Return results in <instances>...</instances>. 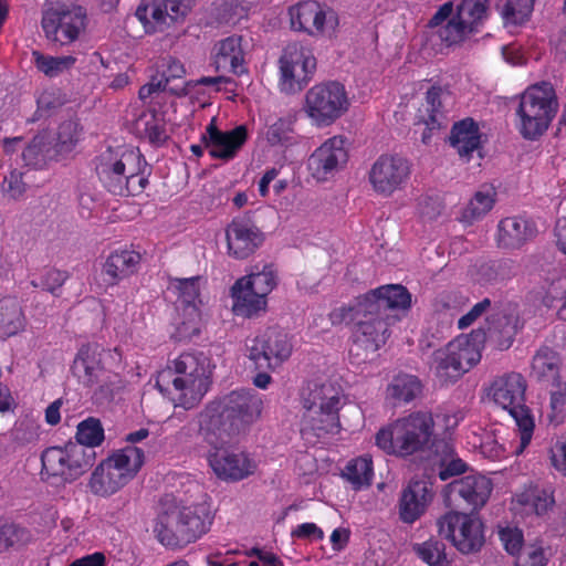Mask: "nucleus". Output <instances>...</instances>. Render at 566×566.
<instances>
[{
  "instance_id": "nucleus-37",
  "label": "nucleus",
  "mask_w": 566,
  "mask_h": 566,
  "mask_svg": "<svg viewBox=\"0 0 566 566\" xmlns=\"http://www.w3.org/2000/svg\"><path fill=\"white\" fill-rule=\"evenodd\" d=\"M25 317L20 302L14 297L0 300V336L11 337L23 331Z\"/></svg>"
},
{
  "instance_id": "nucleus-50",
  "label": "nucleus",
  "mask_w": 566,
  "mask_h": 566,
  "mask_svg": "<svg viewBox=\"0 0 566 566\" xmlns=\"http://www.w3.org/2000/svg\"><path fill=\"white\" fill-rule=\"evenodd\" d=\"M442 94L443 90L441 86L433 85L427 91L426 102L429 115L424 123L430 130L439 129L443 126Z\"/></svg>"
},
{
  "instance_id": "nucleus-48",
  "label": "nucleus",
  "mask_w": 566,
  "mask_h": 566,
  "mask_svg": "<svg viewBox=\"0 0 566 566\" xmlns=\"http://www.w3.org/2000/svg\"><path fill=\"white\" fill-rule=\"evenodd\" d=\"M150 170V167L139 151L133 174H127V178H125L124 186L126 189L119 196L140 195L149 182Z\"/></svg>"
},
{
  "instance_id": "nucleus-45",
  "label": "nucleus",
  "mask_w": 566,
  "mask_h": 566,
  "mask_svg": "<svg viewBox=\"0 0 566 566\" xmlns=\"http://www.w3.org/2000/svg\"><path fill=\"white\" fill-rule=\"evenodd\" d=\"M32 56L36 69L49 77H55L70 70L76 62V59L72 55L50 56L39 51H33Z\"/></svg>"
},
{
  "instance_id": "nucleus-52",
  "label": "nucleus",
  "mask_w": 566,
  "mask_h": 566,
  "mask_svg": "<svg viewBox=\"0 0 566 566\" xmlns=\"http://www.w3.org/2000/svg\"><path fill=\"white\" fill-rule=\"evenodd\" d=\"M453 22H457L455 7L453 1H447L430 18L427 28L434 29L441 27L446 30L447 35H458V27L452 25Z\"/></svg>"
},
{
  "instance_id": "nucleus-62",
  "label": "nucleus",
  "mask_w": 566,
  "mask_h": 566,
  "mask_svg": "<svg viewBox=\"0 0 566 566\" xmlns=\"http://www.w3.org/2000/svg\"><path fill=\"white\" fill-rule=\"evenodd\" d=\"M502 55L512 65H524L527 61L525 50L517 42L502 46Z\"/></svg>"
},
{
  "instance_id": "nucleus-35",
  "label": "nucleus",
  "mask_w": 566,
  "mask_h": 566,
  "mask_svg": "<svg viewBox=\"0 0 566 566\" xmlns=\"http://www.w3.org/2000/svg\"><path fill=\"white\" fill-rule=\"evenodd\" d=\"M242 283H234L231 287V296L233 298L232 311L237 316L245 318L258 317L265 313L268 300L261 297L254 291Z\"/></svg>"
},
{
  "instance_id": "nucleus-49",
  "label": "nucleus",
  "mask_w": 566,
  "mask_h": 566,
  "mask_svg": "<svg viewBox=\"0 0 566 566\" xmlns=\"http://www.w3.org/2000/svg\"><path fill=\"white\" fill-rule=\"evenodd\" d=\"M76 441L92 450L94 447L99 446L104 440V429L98 419L90 417L77 426Z\"/></svg>"
},
{
  "instance_id": "nucleus-20",
  "label": "nucleus",
  "mask_w": 566,
  "mask_h": 566,
  "mask_svg": "<svg viewBox=\"0 0 566 566\" xmlns=\"http://www.w3.org/2000/svg\"><path fill=\"white\" fill-rule=\"evenodd\" d=\"M409 161L398 155H381L371 165L369 182L380 195L389 196L399 189L409 178Z\"/></svg>"
},
{
  "instance_id": "nucleus-22",
  "label": "nucleus",
  "mask_w": 566,
  "mask_h": 566,
  "mask_svg": "<svg viewBox=\"0 0 566 566\" xmlns=\"http://www.w3.org/2000/svg\"><path fill=\"white\" fill-rule=\"evenodd\" d=\"M449 499L455 506L465 504L472 511L483 507L493 490L490 479L471 474L452 481L449 485Z\"/></svg>"
},
{
  "instance_id": "nucleus-16",
  "label": "nucleus",
  "mask_w": 566,
  "mask_h": 566,
  "mask_svg": "<svg viewBox=\"0 0 566 566\" xmlns=\"http://www.w3.org/2000/svg\"><path fill=\"white\" fill-rule=\"evenodd\" d=\"M196 0H142L135 15L146 33L164 32L179 20H184Z\"/></svg>"
},
{
  "instance_id": "nucleus-63",
  "label": "nucleus",
  "mask_w": 566,
  "mask_h": 566,
  "mask_svg": "<svg viewBox=\"0 0 566 566\" xmlns=\"http://www.w3.org/2000/svg\"><path fill=\"white\" fill-rule=\"evenodd\" d=\"M491 306V301L484 298L476 303L467 314H464L458 321V327L460 329L468 328L471 326L486 310Z\"/></svg>"
},
{
  "instance_id": "nucleus-10",
  "label": "nucleus",
  "mask_w": 566,
  "mask_h": 566,
  "mask_svg": "<svg viewBox=\"0 0 566 566\" xmlns=\"http://www.w3.org/2000/svg\"><path fill=\"white\" fill-rule=\"evenodd\" d=\"M349 106L345 86L337 81H326L305 93L302 109L315 126L327 127L347 113Z\"/></svg>"
},
{
  "instance_id": "nucleus-36",
  "label": "nucleus",
  "mask_w": 566,
  "mask_h": 566,
  "mask_svg": "<svg viewBox=\"0 0 566 566\" xmlns=\"http://www.w3.org/2000/svg\"><path fill=\"white\" fill-rule=\"evenodd\" d=\"M242 38H224L214 46V66L217 71L229 70L240 74L243 63Z\"/></svg>"
},
{
  "instance_id": "nucleus-26",
  "label": "nucleus",
  "mask_w": 566,
  "mask_h": 566,
  "mask_svg": "<svg viewBox=\"0 0 566 566\" xmlns=\"http://www.w3.org/2000/svg\"><path fill=\"white\" fill-rule=\"evenodd\" d=\"M348 160L345 139L333 136L323 143L310 157L308 166L313 176L318 180L327 179Z\"/></svg>"
},
{
  "instance_id": "nucleus-19",
  "label": "nucleus",
  "mask_w": 566,
  "mask_h": 566,
  "mask_svg": "<svg viewBox=\"0 0 566 566\" xmlns=\"http://www.w3.org/2000/svg\"><path fill=\"white\" fill-rule=\"evenodd\" d=\"M88 24L87 11L78 4H44L41 27L45 35H81Z\"/></svg>"
},
{
  "instance_id": "nucleus-53",
  "label": "nucleus",
  "mask_w": 566,
  "mask_h": 566,
  "mask_svg": "<svg viewBox=\"0 0 566 566\" xmlns=\"http://www.w3.org/2000/svg\"><path fill=\"white\" fill-rule=\"evenodd\" d=\"M551 411L547 413L548 421L554 424H559L564 421L566 416V382H556L551 385Z\"/></svg>"
},
{
  "instance_id": "nucleus-3",
  "label": "nucleus",
  "mask_w": 566,
  "mask_h": 566,
  "mask_svg": "<svg viewBox=\"0 0 566 566\" xmlns=\"http://www.w3.org/2000/svg\"><path fill=\"white\" fill-rule=\"evenodd\" d=\"M122 354L106 349L97 343L83 344L73 360L71 371L85 387L95 388L93 397L98 403L111 401L124 387L118 371Z\"/></svg>"
},
{
  "instance_id": "nucleus-15",
  "label": "nucleus",
  "mask_w": 566,
  "mask_h": 566,
  "mask_svg": "<svg viewBox=\"0 0 566 566\" xmlns=\"http://www.w3.org/2000/svg\"><path fill=\"white\" fill-rule=\"evenodd\" d=\"M438 531L462 554L479 552L485 542L481 520L463 512L451 511L441 516Z\"/></svg>"
},
{
  "instance_id": "nucleus-43",
  "label": "nucleus",
  "mask_w": 566,
  "mask_h": 566,
  "mask_svg": "<svg viewBox=\"0 0 566 566\" xmlns=\"http://www.w3.org/2000/svg\"><path fill=\"white\" fill-rule=\"evenodd\" d=\"M296 120V112H290L269 125L265 133L268 143L271 146L293 144L295 142L294 125Z\"/></svg>"
},
{
  "instance_id": "nucleus-59",
  "label": "nucleus",
  "mask_w": 566,
  "mask_h": 566,
  "mask_svg": "<svg viewBox=\"0 0 566 566\" xmlns=\"http://www.w3.org/2000/svg\"><path fill=\"white\" fill-rule=\"evenodd\" d=\"M527 502L532 505L537 515H543L553 507L555 500L551 492L537 490L528 495Z\"/></svg>"
},
{
  "instance_id": "nucleus-56",
  "label": "nucleus",
  "mask_w": 566,
  "mask_h": 566,
  "mask_svg": "<svg viewBox=\"0 0 566 566\" xmlns=\"http://www.w3.org/2000/svg\"><path fill=\"white\" fill-rule=\"evenodd\" d=\"M421 53L424 57L447 54L451 46L460 45L463 38H421Z\"/></svg>"
},
{
  "instance_id": "nucleus-51",
  "label": "nucleus",
  "mask_w": 566,
  "mask_h": 566,
  "mask_svg": "<svg viewBox=\"0 0 566 566\" xmlns=\"http://www.w3.org/2000/svg\"><path fill=\"white\" fill-rule=\"evenodd\" d=\"M493 205L494 199L490 192L478 191L464 208L461 219L464 222L472 223L486 214Z\"/></svg>"
},
{
  "instance_id": "nucleus-7",
  "label": "nucleus",
  "mask_w": 566,
  "mask_h": 566,
  "mask_svg": "<svg viewBox=\"0 0 566 566\" xmlns=\"http://www.w3.org/2000/svg\"><path fill=\"white\" fill-rule=\"evenodd\" d=\"M558 109V99L549 82L531 85L522 95L516 111L520 133L528 140L538 139L548 129Z\"/></svg>"
},
{
  "instance_id": "nucleus-54",
  "label": "nucleus",
  "mask_w": 566,
  "mask_h": 566,
  "mask_svg": "<svg viewBox=\"0 0 566 566\" xmlns=\"http://www.w3.org/2000/svg\"><path fill=\"white\" fill-rule=\"evenodd\" d=\"M78 137V124L73 120L63 122L59 126L57 137L54 144L60 156L70 153L76 145Z\"/></svg>"
},
{
  "instance_id": "nucleus-33",
  "label": "nucleus",
  "mask_w": 566,
  "mask_h": 566,
  "mask_svg": "<svg viewBox=\"0 0 566 566\" xmlns=\"http://www.w3.org/2000/svg\"><path fill=\"white\" fill-rule=\"evenodd\" d=\"M560 357L557 352L548 346H542L533 357L532 375L547 386L562 382Z\"/></svg>"
},
{
  "instance_id": "nucleus-60",
  "label": "nucleus",
  "mask_w": 566,
  "mask_h": 566,
  "mask_svg": "<svg viewBox=\"0 0 566 566\" xmlns=\"http://www.w3.org/2000/svg\"><path fill=\"white\" fill-rule=\"evenodd\" d=\"M150 119L145 123V134L151 144L161 145L164 144L168 135L164 124H160L154 115L149 116Z\"/></svg>"
},
{
  "instance_id": "nucleus-31",
  "label": "nucleus",
  "mask_w": 566,
  "mask_h": 566,
  "mask_svg": "<svg viewBox=\"0 0 566 566\" xmlns=\"http://www.w3.org/2000/svg\"><path fill=\"white\" fill-rule=\"evenodd\" d=\"M340 402V388L333 381L313 380L302 391V403L305 410L314 408L337 407Z\"/></svg>"
},
{
  "instance_id": "nucleus-41",
  "label": "nucleus",
  "mask_w": 566,
  "mask_h": 566,
  "mask_svg": "<svg viewBox=\"0 0 566 566\" xmlns=\"http://www.w3.org/2000/svg\"><path fill=\"white\" fill-rule=\"evenodd\" d=\"M237 283H242L241 285L266 298L277 284V276L272 264H264L262 269L255 265L249 275L239 279Z\"/></svg>"
},
{
  "instance_id": "nucleus-40",
  "label": "nucleus",
  "mask_w": 566,
  "mask_h": 566,
  "mask_svg": "<svg viewBox=\"0 0 566 566\" xmlns=\"http://www.w3.org/2000/svg\"><path fill=\"white\" fill-rule=\"evenodd\" d=\"M433 452L439 457V472L438 476L442 481L464 473L467 464L460 458L454 457V449L452 444L444 440H439L433 444Z\"/></svg>"
},
{
  "instance_id": "nucleus-29",
  "label": "nucleus",
  "mask_w": 566,
  "mask_h": 566,
  "mask_svg": "<svg viewBox=\"0 0 566 566\" xmlns=\"http://www.w3.org/2000/svg\"><path fill=\"white\" fill-rule=\"evenodd\" d=\"M142 261L139 252L133 250H116L112 252L103 264V274L108 285H116L122 280L134 274Z\"/></svg>"
},
{
  "instance_id": "nucleus-25",
  "label": "nucleus",
  "mask_w": 566,
  "mask_h": 566,
  "mask_svg": "<svg viewBox=\"0 0 566 566\" xmlns=\"http://www.w3.org/2000/svg\"><path fill=\"white\" fill-rule=\"evenodd\" d=\"M248 138V130L244 125L227 132L220 130L216 125V118H212L206 127V133L201 136V142L213 158L223 160L232 159L239 149L244 145Z\"/></svg>"
},
{
  "instance_id": "nucleus-23",
  "label": "nucleus",
  "mask_w": 566,
  "mask_h": 566,
  "mask_svg": "<svg viewBox=\"0 0 566 566\" xmlns=\"http://www.w3.org/2000/svg\"><path fill=\"white\" fill-rule=\"evenodd\" d=\"M177 290L179 291L176 308L182 311L187 317L177 326L176 336L179 340L190 339L197 336L199 329V310L196 301L199 297V277L178 279Z\"/></svg>"
},
{
  "instance_id": "nucleus-17",
  "label": "nucleus",
  "mask_w": 566,
  "mask_h": 566,
  "mask_svg": "<svg viewBox=\"0 0 566 566\" xmlns=\"http://www.w3.org/2000/svg\"><path fill=\"white\" fill-rule=\"evenodd\" d=\"M293 31L313 35L332 34L336 31L339 19L337 12L325 3L314 0L298 2L289 9Z\"/></svg>"
},
{
  "instance_id": "nucleus-57",
  "label": "nucleus",
  "mask_w": 566,
  "mask_h": 566,
  "mask_svg": "<svg viewBox=\"0 0 566 566\" xmlns=\"http://www.w3.org/2000/svg\"><path fill=\"white\" fill-rule=\"evenodd\" d=\"M547 558L541 546L528 545L523 547L516 556V566H546Z\"/></svg>"
},
{
  "instance_id": "nucleus-11",
  "label": "nucleus",
  "mask_w": 566,
  "mask_h": 566,
  "mask_svg": "<svg viewBox=\"0 0 566 566\" xmlns=\"http://www.w3.org/2000/svg\"><path fill=\"white\" fill-rule=\"evenodd\" d=\"M481 359L474 342L458 338L432 353L430 371L441 385L454 384Z\"/></svg>"
},
{
  "instance_id": "nucleus-21",
  "label": "nucleus",
  "mask_w": 566,
  "mask_h": 566,
  "mask_svg": "<svg viewBox=\"0 0 566 566\" xmlns=\"http://www.w3.org/2000/svg\"><path fill=\"white\" fill-rule=\"evenodd\" d=\"M226 237L229 254L239 260L250 256L264 241L250 213L235 217L227 227Z\"/></svg>"
},
{
  "instance_id": "nucleus-34",
  "label": "nucleus",
  "mask_w": 566,
  "mask_h": 566,
  "mask_svg": "<svg viewBox=\"0 0 566 566\" xmlns=\"http://www.w3.org/2000/svg\"><path fill=\"white\" fill-rule=\"evenodd\" d=\"M450 144L460 157L469 158L481 144L478 124L470 117L455 123L451 129Z\"/></svg>"
},
{
  "instance_id": "nucleus-46",
  "label": "nucleus",
  "mask_w": 566,
  "mask_h": 566,
  "mask_svg": "<svg viewBox=\"0 0 566 566\" xmlns=\"http://www.w3.org/2000/svg\"><path fill=\"white\" fill-rule=\"evenodd\" d=\"M355 489L369 485L373 479V461L368 457H359L348 462L343 472Z\"/></svg>"
},
{
  "instance_id": "nucleus-42",
  "label": "nucleus",
  "mask_w": 566,
  "mask_h": 566,
  "mask_svg": "<svg viewBox=\"0 0 566 566\" xmlns=\"http://www.w3.org/2000/svg\"><path fill=\"white\" fill-rule=\"evenodd\" d=\"M422 390L420 380L412 375H398L387 387V395L395 403L410 402Z\"/></svg>"
},
{
  "instance_id": "nucleus-38",
  "label": "nucleus",
  "mask_w": 566,
  "mask_h": 566,
  "mask_svg": "<svg viewBox=\"0 0 566 566\" xmlns=\"http://www.w3.org/2000/svg\"><path fill=\"white\" fill-rule=\"evenodd\" d=\"M53 138L48 132H41L35 135L22 153L23 160L29 166H36L46 160H57L60 154L55 145H52Z\"/></svg>"
},
{
  "instance_id": "nucleus-32",
  "label": "nucleus",
  "mask_w": 566,
  "mask_h": 566,
  "mask_svg": "<svg viewBox=\"0 0 566 566\" xmlns=\"http://www.w3.org/2000/svg\"><path fill=\"white\" fill-rule=\"evenodd\" d=\"M455 17L457 22H453L452 25L458 27V35L476 33L488 17V1L461 0L455 6Z\"/></svg>"
},
{
  "instance_id": "nucleus-12",
  "label": "nucleus",
  "mask_w": 566,
  "mask_h": 566,
  "mask_svg": "<svg viewBox=\"0 0 566 566\" xmlns=\"http://www.w3.org/2000/svg\"><path fill=\"white\" fill-rule=\"evenodd\" d=\"M42 469L48 475L73 482L94 464L95 451L81 443L69 442L64 447H51L41 455Z\"/></svg>"
},
{
  "instance_id": "nucleus-9",
  "label": "nucleus",
  "mask_w": 566,
  "mask_h": 566,
  "mask_svg": "<svg viewBox=\"0 0 566 566\" xmlns=\"http://www.w3.org/2000/svg\"><path fill=\"white\" fill-rule=\"evenodd\" d=\"M145 454L140 448L128 446L106 460L93 471L88 488L97 496H109L125 486L140 470Z\"/></svg>"
},
{
  "instance_id": "nucleus-27",
  "label": "nucleus",
  "mask_w": 566,
  "mask_h": 566,
  "mask_svg": "<svg viewBox=\"0 0 566 566\" xmlns=\"http://www.w3.org/2000/svg\"><path fill=\"white\" fill-rule=\"evenodd\" d=\"M433 490L424 480H411L401 491L398 513L399 518L406 524L418 521L427 511L433 500Z\"/></svg>"
},
{
  "instance_id": "nucleus-13",
  "label": "nucleus",
  "mask_w": 566,
  "mask_h": 566,
  "mask_svg": "<svg viewBox=\"0 0 566 566\" xmlns=\"http://www.w3.org/2000/svg\"><path fill=\"white\" fill-rule=\"evenodd\" d=\"M279 65L281 91L295 94L312 81L317 69V60L311 48L301 42H292L284 48Z\"/></svg>"
},
{
  "instance_id": "nucleus-1",
  "label": "nucleus",
  "mask_w": 566,
  "mask_h": 566,
  "mask_svg": "<svg viewBox=\"0 0 566 566\" xmlns=\"http://www.w3.org/2000/svg\"><path fill=\"white\" fill-rule=\"evenodd\" d=\"M411 306V294L400 284H388L358 296L350 306L335 308L329 314L332 324H353V344L349 358L364 364L376 355L389 337V326L401 319V313Z\"/></svg>"
},
{
  "instance_id": "nucleus-24",
  "label": "nucleus",
  "mask_w": 566,
  "mask_h": 566,
  "mask_svg": "<svg viewBox=\"0 0 566 566\" xmlns=\"http://www.w3.org/2000/svg\"><path fill=\"white\" fill-rule=\"evenodd\" d=\"M210 447L213 452H210L208 461L218 478L240 481L254 472L255 464L244 452L230 451V446Z\"/></svg>"
},
{
  "instance_id": "nucleus-14",
  "label": "nucleus",
  "mask_w": 566,
  "mask_h": 566,
  "mask_svg": "<svg viewBox=\"0 0 566 566\" xmlns=\"http://www.w3.org/2000/svg\"><path fill=\"white\" fill-rule=\"evenodd\" d=\"M247 352L255 368L274 369L289 359L293 344L283 328L271 326L247 342Z\"/></svg>"
},
{
  "instance_id": "nucleus-4",
  "label": "nucleus",
  "mask_w": 566,
  "mask_h": 566,
  "mask_svg": "<svg viewBox=\"0 0 566 566\" xmlns=\"http://www.w3.org/2000/svg\"><path fill=\"white\" fill-rule=\"evenodd\" d=\"M211 360L201 352L182 353L174 360V368L159 374L157 387L169 390L171 384L177 392L174 400L187 410L200 403L212 382Z\"/></svg>"
},
{
  "instance_id": "nucleus-5",
  "label": "nucleus",
  "mask_w": 566,
  "mask_h": 566,
  "mask_svg": "<svg viewBox=\"0 0 566 566\" xmlns=\"http://www.w3.org/2000/svg\"><path fill=\"white\" fill-rule=\"evenodd\" d=\"M212 518L202 505L186 506L166 496L160 502L154 532L160 544L181 548L206 534Z\"/></svg>"
},
{
  "instance_id": "nucleus-58",
  "label": "nucleus",
  "mask_w": 566,
  "mask_h": 566,
  "mask_svg": "<svg viewBox=\"0 0 566 566\" xmlns=\"http://www.w3.org/2000/svg\"><path fill=\"white\" fill-rule=\"evenodd\" d=\"M500 538L505 551L513 556H517L523 549V534L518 528H502Z\"/></svg>"
},
{
  "instance_id": "nucleus-18",
  "label": "nucleus",
  "mask_w": 566,
  "mask_h": 566,
  "mask_svg": "<svg viewBox=\"0 0 566 566\" xmlns=\"http://www.w3.org/2000/svg\"><path fill=\"white\" fill-rule=\"evenodd\" d=\"M138 149H126L118 153L107 148L97 158L96 172L99 180L113 195H120L127 174H133L138 158Z\"/></svg>"
},
{
  "instance_id": "nucleus-30",
  "label": "nucleus",
  "mask_w": 566,
  "mask_h": 566,
  "mask_svg": "<svg viewBox=\"0 0 566 566\" xmlns=\"http://www.w3.org/2000/svg\"><path fill=\"white\" fill-rule=\"evenodd\" d=\"M517 333V317L513 314L497 312L488 318L486 340L496 349H509Z\"/></svg>"
},
{
  "instance_id": "nucleus-8",
  "label": "nucleus",
  "mask_w": 566,
  "mask_h": 566,
  "mask_svg": "<svg viewBox=\"0 0 566 566\" xmlns=\"http://www.w3.org/2000/svg\"><path fill=\"white\" fill-rule=\"evenodd\" d=\"M526 380L518 373H507L496 377L490 386L489 395L494 402L507 410L518 428L522 452L531 442L534 432V418L525 406Z\"/></svg>"
},
{
  "instance_id": "nucleus-64",
  "label": "nucleus",
  "mask_w": 566,
  "mask_h": 566,
  "mask_svg": "<svg viewBox=\"0 0 566 566\" xmlns=\"http://www.w3.org/2000/svg\"><path fill=\"white\" fill-rule=\"evenodd\" d=\"M292 537L304 539H322L324 532L314 523H303L294 528L291 533Z\"/></svg>"
},
{
  "instance_id": "nucleus-55",
  "label": "nucleus",
  "mask_w": 566,
  "mask_h": 566,
  "mask_svg": "<svg viewBox=\"0 0 566 566\" xmlns=\"http://www.w3.org/2000/svg\"><path fill=\"white\" fill-rule=\"evenodd\" d=\"M67 280V273L57 269H48L38 279L31 281V285L59 296V291Z\"/></svg>"
},
{
  "instance_id": "nucleus-39",
  "label": "nucleus",
  "mask_w": 566,
  "mask_h": 566,
  "mask_svg": "<svg viewBox=\"0 0 566 566\" xmlns=\"http://www.w3.org/2000/svg\"><path fill=\"white\" fill-rule=\"evenodd\" d=\"M338 406L331 408H314L305 410L303 422L315 432L317 437L336 433L339 429Z\"/></svg>"
},
{
  "instance_id": "nucleus-44",
  "label": "nucleus",
  "mask_w": 566,
  "mask_h": 566,
  "mask_svg": "<svg viewBox=\"0 0 566 566\" xmlns=\"http://www.w3.org/2000/svg\"><path fill=\"white\" fill-rule=\"evenodd\" d=\"M417 556L429 566H449L446 554V544L437 538H430L412 546Z\"/></svg>"
},
{
  "instance_id": "nucleus-6",
  "label": "nucleus",
  "mask_w": 566,
  "mask_h": 566,
  "mask_svg": "<svg viewBox=\"0 0 566 566\" xmlns=\"http://www.w3.org/2000/svg\"><path fill=\"white\" fill-rule=\"evenodd\" d=\"M376 446L385 453L400 458L422 452L434 439V419L430 411L418 410L390 422L375 436Z\"/></svg>"
},
{
  "instance_id": "nucleus-2",
  "label": "nucleus",
  "mask_w": 566,
  "mask_h": 566,
  "mask_svg": "<svg viewBox=\"0 0 566 566\" xmlns=\"http://www.w3.org/2000/svg\"><path fill=\"white\" fill-rule=\"evenodd\" d=\"M262 409V399L252 390H233L198 413V432L209 446H234Z\"/></svg>"
},
{
  "instance_id": "nucleus-47",
  "label": "nucleus",
  "mask_w": 566,
  "mask_h": 566,
  "mask_svg": "<svg viewBox=\"0 0 566 566\" xmlns=\"http://www.w3.org/2000/svg\"><path fill=\"white\" fill-rule=\"evenodd\" d=\"M535 0H506L502 8L505 25H522L526 23L534 10Z\"/></svg>"
},
{
  "instance_id": "nucleus-28",
  "label": "nucleus",
  "mask_w": 566,
  "mask_h": 566,
  "mask_svg": "<svg viewBox=\"0 0 566 566\" xmlns=\"http://www.w3.org/2000/svg\"><path fill=\"white\" fill-rule=\"evenodd\" d=\"M532 222L521 217H507L497 226V244L504 249H520L535 237Z\"/></svg>"
},
{
  "instance_id": "nucleus-61",
  "label": "nucleus",
  "mask_w": 566,
  "mask_h": 566,
  "mask_svg": "<svg viewBox=\"0 0 566 566\" xmlns=\"http://www.w3.org/2000/svg\"><path fill=\"white\" fill-rule=\"evenodd\" d=\"M31 541L30 532L17 524H8L7 549L14 546H22Z\"/></svg>"
}]
</instances>
